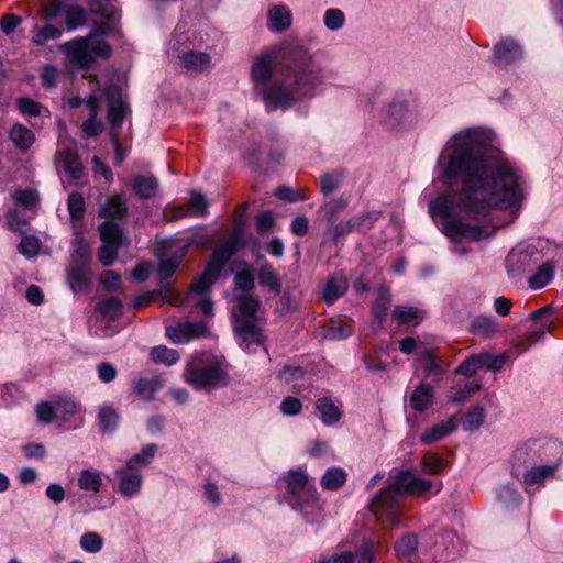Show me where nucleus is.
Wrapping results in <instances>:
<instances>
[{
	"label": "nucleus",
	"instance_id": "f257e3e1",
	"mask_svg": "<svg viewBox=\"0 0 563 563\" xmlns=\"http://www.w3.org/2000/svg\"><path fill=\"white\" fill-rule=\"evenodd\" d=\"M486 129L459 131L444 145L438 162V179L459 191L443 192L429 203V213L450 238L453 251L463 253V240L477 241L489 235L485 219L493 209L509 210L512 222L526 198L520 170L495 144Z\"/></svg>",
	"mask_w": 563,
	"mask_h": 563
},
{
	"label": "nucleus",
	"instance_id": "f03ea898",
	"mask_svg": "<svg viewBox=\"0 0 563 563\" xmlns=\"http://www.w3.org/2000/svg\"><path fill=\"white\" fill-rule=\"evenodd\" d=\"M273 49L262 51L253 60L251 79L254 89L271 109H286L296 101L311 98L316 88L322 84V69L303 49H296L287 58L282 80L269 86L276 63Z\"/></svg>",
	"mask_w": 563,
	"mask_h": 563
},
{
	"label": "nucleus",
	"instance_id": "7ed1b4c3",
	"mask_svg": "<svg viewBox=\"0 0 563 563\" xmlns=\"http://www.w3.org/2000/svg\"><path fill=\"white\" fill-rule=\"evenodd\" d=\"M245 245L241 231L234 230L228 240L214 249L203 273L196 278L186 295L187 305L198 308L203 314H211L213 303L207 292L217 280L231 256Z\"/></svg>",
	"mask_w": 563,
	"mask_h": 563
},
{
	"label": "nucleus",
	"instance_id": "20e7f679",
	"mask_svg": "<svg viewBox=\"0 0 563 563\" xmlns=\"http://www.w3.org/2000/svg\"><path fill=\"white\" fill-rule=\"evenodd\" d=\"M429 479L419 478L409 471L399 472L390 487L377 494L371 503V510L378 520H387L391 527L400 523L402 509L400 494L422 495L433 488Z\"/></svg>",
	"mask_w": 563,
	"mask_h": 563
},
{
	"label": "nucleus",
	"instance_id": "39448f33",
	"mask_svg": "<svg viewBox=\"0 0 563 563\" xmlns=\"http://www.w3.org/2000/svg\"><path fill=\"white\" fill-rule=\"evenodd\" d=\"M184 379L198 390H211L224 386L229 382L222 363L211 355H195L187 363Z\"/></svg>",
	"mask_w": 563,
	"mask_h": 563
},
{
	"label": "nucleus",
	"instance_id": "423d86ee",
	"mask_svg": "<svg viewBox=\"0 0 563 563\" xmlns=\"http://www.w3.org/2000/svg\"><path fill=\"white\" fill-rule=\"evenodd\" d=\"M260 300L251 295L238 297V309L234 312V330L244 349L263 343V334L257 325L256 312Z\"/></svg>",
	"mask_w": 563,
	"mask_h": 563
},
{
	"label": "nucleus",
	"instance_id": "0eeeda50",
	"mask_svg": "<svg viewBox=\"0 0 563 563\" xmlns=\"http://www.w3.org/2000/svg\"><path fill=\"white\" fill-rule=\"evenodd\" d=\"M552 324L553 319L549 307L533 311L530 314L528 332L516 346L519 349V353L527 351L531 345L541 340L543 335L550 331Z\"/></svg>",
	"mask_w": 563,
	"mask_h": 563
},
{
	"label": "nucleus",
	"instance_id": "6e6552de",
	"mask_svg": "<svg viewBox=\"0 0 563 563\" xmlns=\"http://www.w3.org/2000/svg\"><path fill=\"white\" fill-rule=\"evenodd\" d=\"M379 543L373 539L364 540L356 552L340 551L323 559L320 563H372Z\"/></svg>",
	"mask_w": 563,
	"mask_h": 563
},
{
	"label": "nucleus",
	"instance_id": "1a4fd4ad",
	"mask_svg": "<svg viewBox=\"0 0 563 563\" xmlns=\"http://www.w3.org/2000/svg\"><path fill=\"white\" fill-rule=\"evenodd\" d=\"M187 245H178L174 242H166L165 252L161 257L157 275L161 284L168 280L177 271L181 260L187 252Z\"/></svg>",
	"mask_w": 563,
	"mask_h": 563
},
{
	"label": "nucleus",
	"instance_id": "9d476101",
	"mask_svg": "<svg viewBox=\"0 0 563 563\" xmlns=\"http://www.w3.org/2000/svg\"><path fill=\"white\" fill-rule=\"evenodd\" d=\"M90 46L91 36H85L64 43L62 49L70 64L88 68L93 62Z\"/></svg>",
	"mask_w": 563,
	"mask_h": 563
},
{
	"label": "nucleus",
	"instance_id": "9b49d317",
	"mask_svg": "<svg viewBox=\"0 0 563 563\" xmlns=\"http://www.w3.org/2000/svg\"><path fill=\"white\" fill-rule=\"evenodd\" d=\"M118 490L125 498H132L140 494L143 486V476L139 468L125 464L114 472Z\"/></svg>",
	"mask_w": 563,
	"mask_h": 563
},
{
	"label": "nucleus",
	"instance_id": "f8f14e48",
	"mask_svg": "<svg viewBox=\"0 0 563 563\" xmlns=\"http://www.w3.org/2000/svg\"><path fill=\"white\" fill-rule=\"evenodd\" d=\"M208 333V324L203 321L200 322H184L175 327L166 328V335L174 343H187L190 340L206 336Z\"/></svg>",
	"mask_w": 563,
	"mask_h": 563
},
{
	"label": "nucleus",
	"instance_id": "ddd939ff",
	"mask_svg": "<svg viewBox=\"0 0 563 563\" xmlns=\"http://www.w3.org/2000/svg\"><path fill=\"white\" fill-rule=\"evenodd\" d=\"M287 492L291 499H302L317 493L313 485L309 483L308 475L303 471H290L285 478Z\"/></svg>",
	"mask_w": 563,
	"mask_h": 563
},
{
	"label": "nucleus",
	"instance_id": "4468645a",
	"mask_svg": "<svg viewBox=\"0 0 563 563\" xmlns=\"http://www.w3.org/2000/svg\"><path fill=\"white\" fill-rule=\"evenodd\" d=\"M415 119L413 109L405 101L393 102L385 110V120L391 128L410 125Z\"/></svg>",
	"mask_w": 563,
	"mask_h": 563
},
{
	"label": "nucleus",
	"instance_id": "2eb2a0df",
	"mask_svg": "<svg viewBox=\"0 0 563 563\" xmlns=\"http://www.w3.org/2000/svg\"><path fill=\"white\" fill-rule=\"evenodd\" d=\"M104 93L109 99L108 120L113 128H119L125 118L128 106L121 99L118 87L110 86L106 89Z\"/></svg>",
	"mask_w": 563,
	"mask_h": 563
},
{
	"label": "nucleus",
	"instance_id": "dca6fc26",
	"mask_svg": "<svg viewBox=\"0 0 563 563\" xmlns=\"http://www.w3.org/2000/svg\"><path fill=\"white\" fill-rule=\"evenodd\" d=\"M289 504L294 510L301 512L307 522H314L321 517L322 506L317 493H310L302 499H290Z\"/></svg>",
	"mask_w": 563,
	"mask_h": 563
},
{
	"label": "nucleus",
	"instance_id": "f3484780",
	"mask_svg": "<svg viewBox=\"0 0 563 563\" xmlns=\"http://www.w3.org/2000/svg\"><path fill=\"white\" fill-rule=\"evenodd\" d=\"M316 409L320 415L322 423L325 426L338 423L342 417L341 406L327 395L317 398Z\"/></svg>",
	"mask_w": 563,
	"mask_h": 563
},
{
	"label": "nucleus",
	"instance_id": "a211bd4d",
	"mask_svg": "<svg viewBox=\"0 0 563 563\" xmlns=\"http://www.w3.org/2000/svg\"><path fill=\"white\" fill-rule=\"evenodd\" d=\"M292 22V14L285 4L272 7L267 12V27L273 32L287 30Z\"/></svg>",
	"mask_w": 563,
	"mask_h": 563
},
{
	"label": "nucleus",
	"instance_id": "6ab92c4d",
	"mask_svg": "<svg viewBox=\"0 0 563 563\" xmlns=\"http://www.w3.org/2000/svg\"><path fill=\"white\" fill-rule=\"evenodd\" d=\"M89 109V118L82 123V132L88 137H95L99 135L103 130V124L97 119L100 106V98L92 93L86 101Z\"/></svg>",
	"mask_w": 563,
	"mask_h": 563
},
{
	"label": "nucleus",
	"instance_id": "aec40b11",
	"mask_svg": "<svg viewBox=\"0 0 563 563\" xmlns=\"http://www.w3.org/2000/svg\"><path fill=\"white\" fill-rule=\"evenodd\" d=\"M91 271L89 265L69 264L67 269L68 284L73 291H84L88 288L91 280Z\"/></svg>",
	"mask_w": 563,
	"mask_h": 563
},
{
	"label": "nucleus",
	"instance_id": "412c9836",
	"mask_svg": "<svg viewBox=\"0 0 563 563\" xmlns=\"http://www.w3.org/2000/svg\"><path fill=\"white\" fill-rule=\"evenodd\" d=\"M189 211H186L184 207H178L174 210L175 214L170 217V220L181 218L185 216L203 217L208 212L209 201L199 191H191L189 197Z\"/></svg>",
	"mask_w": 563,
	"mask_h": 563
},
{
	"label": "nucleus",
	"instance_id": "4be33fe9",
	"mask_svg": "<svg viewBox=\"0 0 563 563\" xmlns=\"http://www.w3.org/2000/svg\"><path fill=\"white\" fill-rule=\"evenodd\" d=\"M67 209L73 222V231L76 235L82 231L80 221L84 219L86 212V205L82 194L71 192L67 199Z\"/></svg>",
	"mask_w": 563,
	"mask_h": 563
},
{
	"label": "nucleus",
	"instance_id": "5701e85b",
	"mask_svg": "<svg viewBox=\"0 0 563 563\" xmlns=\"http://www.w3.org/2000/svg\"><path fill=\"white\" fill-rule=\"evenodd\" d=\"M58 162L66 174L73 179H79L82 176V165L77 152L73 148H65L58 153Z\"/></svg>",
	"mask_w": 563,
	"mask_h": 563
},
{
	"label": "nucleus",
	"instance_id": "b1692460",
	"mask_svg": "<svg viewBox=\"0 0 563 563\" xmlns=\"http://www.w3.org/2000/svg\"><path fill=\"white\" fill-rule=\"evenodd\" d=\"M181 66L191 71H203L210 66L211 57L205 52L187 51L178 55Z\"/></svg>",
	"mask_w": 563,
	"mask_h": 563
},
{
	"label": "nucleus",
	"instance_id": "393cba45",
	"mask_svg": "<svg viewBox=\"0 0 563 563\" xmlns=\"http://www.w3.org/2000/svg\"><path fill=\"white\" fill-rule=\"evenodd\" d=\"M495 59L499 65H508L521 57L520 47L511 40L495 45Z\"/></svg>",
	"mask_w": 563,
	"mask_h": 563
},
{
	"label": "nucleus",
	"instance_id": "a878e982",
	"mask_svg": "<svg viewBox=\"0 0 563 563\" xmlns=\"http://www.w3.org/2000/svg\"><path fill=\"white\" fill-rule=\"evenodd\" d=\"M364 221L365 216H355L350 219L342 220L328 230L325 238L332 242H336L340 238H343L350 232L361 228Z\"/></svg>",
	"mask_w": 563,
	"mask_h": 563
},
{
	"label": "nucleus",
	"instance_id": "bb28decb",
	"mask_svg": "<svg viewBox=\"0 0 563 563\" xmlns=\"http://www.w3.org/2000/svg\"><path fill=\"white\" fill-rule=\"evenodd\" d=\"M162 388V380L157 376L140 377L133 383L134 394L142 400H151Z\"/></svg>",
	"mask_w": 563,
	"mask_h": 563
},
{
	"label": "nucleus",
	"instance_id": "cd10ccee",
	"mask_svg": "<svg viewBox=\"0 0 563 563\" xmlns=\"http://www.w3.org/2000/svg\"><path fill=\"white\" fill-rule=\"evenodd\" d=\"M415 366L417 371L422 372L424 378H429L432 375L439 376L442 372L441 364L437 361L435 355L431 350H424L415 360Z\"/></svg>",
	"mask_w": 563,
	"mask_h": 563
},
{
	"label": "nucleus",
	"instance_id": "c85d7f7f",
	"mask_svg": "<svg viewBox=\"0 0 563 563\" xmlns=\"http://www.w3.org/2000/svg\"><path fill=\"white\" fill-rule=\"evenodd\" d=\"M126 203L122 195H113L99 207L101 218H122L126 213Z\"/></svg>",
	"mask_w": 563,
	"mask_h": 563
},
{
	"label": "nucleus",
	"instance_id": "c756f323",
	"mask_svg": "<svg viewBox=\"0 0 563 563\" xmlns=\"http://www.w3.org/2000/svg\"><path fill=\"white\" fill-rule=\"evenodd\" d=\"M235 272V286L242 291H250L254 287L253 268L246 262H235L232 266Z\"/></svg>",
	"mask_w": 563,
	"mask_h": 563
},
{
	"label": "nucleus",
	"instance_id": "7c9ffc66",
	"mask_svg": "<svg viewBox=\"0 0 563 563\" xmlns=\"http://www.w3.org/2000/svg\"><path fill=\"white\" fill-rule=\"evenodd\" d=\"M9 136L15 147L21 151L29 150L35 141L33 131L21 123H15L12 125L9 132Z\"/></svg>",
	"mask_w": 563,
	"mask_h": 563
},
{
	"label": "nucleus",
	"instance_id": "2f4dec72",
	"mask_svg": "<svg viewBox=\"0 0 563 563\" xmlns=\"http://www.w3.org/2000/svg\"><path fill=\"white\" fill-rule=\"evenodd\" d=\"M433 388L426 384L416 387L410 397V405L417 411L427 410L433 401Z\"/></svg>",
	"mask_w": 563,
	"mask_h": 563
},
{
	"label": "nucleus",
	"instance_id": "473e14b6",
	"mask_svg": "<svg viewBox=\"0 0 563 563\" xmlns=\"http://www.w3.org/2000/svg\"><path fill=\"white\" fill-rule=\"evenodd\" d=\"M347 289V280L344 276H333L328 279L324 290L323 299L327 303H333L338 298L344 295Z\"/></svg>",
	"mask_w": 563,
	"mask_h": 563
},
{
	"label": "nucleus",
	"instance_id": "72a5a7b5",
	"mask_svg": "<svg viewBox=\"0 0 563 563\" xmlns=\"http://www.w3.org/2000/svg\"><path fill=\"white\" fill-rule=\"evenodd\" d=\"M91 256V247L85 240L78 238L71 242L69 264L90 265Z\"/></svg>",
	"mask_w": 563,
	"mask_h": 563
},
{
	"label": "nucleus",
	"instance_id": "f704fd0d",
	"mask_svg": "<svg viewBox=\"0 0 563 563\" xmlns=\"http://www.w3.org/2000/svg\"><path fill=\"white\" fill-rule=\"evenodd\" d=\"M499 330V323L493 316H478L471 323V332L481 336H489Z\"/></svg>",
	"mask_w": 563,
	"mask_h": 563
},
{
	"label": "nucleus",
	"instance_id": "c9c22d12",
	"mask_svg": "<svg viewBox=\"0 0 563 563\" xmlns=\"http://www.w3.org/2000/svg\"><path fill=\"white\" fill-rule=\"evenodd\" d=\"M158 188L154 176H136L133 180V190L143 199H150L156 195Z\"/></svg>",
	"mask_w": 563,
	"mask_h": 563
},
{
	"label": "nucleus",
	"instance_id": "e433bc0d",
	"mask_svg": "<svg viewBox=\"0 0 563 563\" xmlns=\"http://www.w3.org/2000/svg\"><path fill=\"white\" fill-rule=\"evenodd\" d=\"M122 302L117 297L104 298L97 305L98 312L108 321L117 320L122 314Z\"/></svg>",
	"mask_w": 563,
	"mask_h": 563
},
{
	"label": "nucleus",
	"instance_id": "4c0bfd02",
	"mask_svg": "<svg viewBox=\"0 0 563 563\" xmlns=\"http://www.w3.org/2000/svg\"><path fill=\"white\" fill-rule=\"evenodd\" d=\"M65 23L68 31H74L86 23L87 12L78 4H67L65 12Z\"/></svg>",
	"mask_w": 563,
	"mask_h": 563
},
{
	"label": "nucleus",
	"instance_id": "58836bf2",
	"mask_svg": "<svg viewBox=\"0 0 563 563\" xmlns=\"http://www.w3.org/2000/svg\"><path fill=\"white\" fill-rule=\"evenodd\" d=\"M102 484V475L99 471L84 470L78 476V486L82 490L98 493Z\"/></svg>",
	"mask_w": 563,
	"mask_h": 563
},
{
	"label": "nucleus",
	"instance_id": "ea45409f",
	"mask_svg": "<svg viewBox=\"0 0 563 563\" xmlns=\"http://www.w3.org/2000/svg\"><path fill=\"white\" fill-rule=\"evenodd\" d=\"M100 238L102 243L123 245V233L121 228L113 222L106 221L100 225Z\"/></svg>",
	"mask_w": 563,
	"mask_h": 563
},
{
	"label": "nucleus",
	"instance_id": "a19ab883",
	"mask_svg": "<svg viewBox=\"0 0 563 563\" xmlns=\"http://www.w3.org/2000/svg\"><path fill=\"white\" fill-rule=\"evenodd\" d=\"M32 41L36 45H45L48 41L57 40L62 36L63 31L52 24L44 26H35L32 30Z\"/></svg>",
	"mask_w": 563,
	"mask_h": 563
},
{
	"label": "nucleus",
	"instance_id": "79ce46f5",
	"mask_svg": "<svg viewBox=\"0 0 563 563\" xmlns=\"http://www.w3.org/2000/svg\"><path fill=\"white\" fill-rule=\"evenodd\" d=\"M258 283L262 286H267L275 294L282 290V283L278 275L269 264H264L257 274Z\"/></svg>",
	"mask_w": 563,
	"mask_h": 563
},
{
	"label": "nucleus",
	"instance_id": "37998d69",
	"mask_svg": "<svg viewBox=\"0 0 563 563\" xmlns=\"http://www.w3.org/2000/svg\"><path fill=\"white\" fill-rule=\"evenodd\" d=\"M454 429L455 424L453 421H443L427 430L421 437V442L423 444H431L450 434Z\"/></svg>",
	"mask_w": 563,
	"mask_h": 563
},
{
	"label": "nucleus",
	"instance_id": "c03bdc74",
	"mask_svg": "<svg viewBox=\"0 0 563 563\" xmlns=\"http://www.w3.org/2000/svg\"><path fill=\"white\" fill-rule=\"evenodd\" d=\"M555 470V465L533 466L525 473L523 483L526 485L541 484L547 477L552 476Z\"/></svg>",
	"mask_w": 563,
	"mask_h": 563
},
{
	"label": "nucleus",
	"instance_id": "a18cd8bd",
	"mask_svg": "<svg viewBox=\"0 0 563 563\" xmlns=\"http://www.w3.org/2000/svg\"><path fill=\"white\" fill-rule=\"evenodd\" d=\"M394 317L401 324L417 325L423 319V313L413 307L399 306L396 307Z\"/></svg>",
	"mask_w": 563,
	"mask_h": 563
},
{
	"label": "nucleus",
	"instance_id": "49530a36",
	"mask_svg": "<svg viewBox=\"0 0 563 563\" xmlns=\"http://www.w3.org/2000/svg\"><path fill=\"white\" fill-rule=\"evenodd\" d=\"M346 481V473L340 467L329 468L322 479L321 486L328 490L340 488Z\"/></svg>",
	"mask_w": 563,
	"mask_h": 563
},
{
	"label": "nucleus",
	"instance_id": "de8ad7c7",
	"mask_svg": "<svg viewBox=\"0 0 563 563\" xmlns=\"http://www.w3.org/2000/svg\"><path fill=\"white\" fill-rule=\"evenodd\" d=\"M554 266L551 263L542 264L537 273L529 278V285L533 289L547 286L553 277Z\"/></svg>",
	"mask_w": 563,
	"mask_h": 563
},
{
	"label": "nucleus",
	"instance_id": "09e8293b",
	"mask_svg": "<svg viewBox=\"0 0 563 563\" xmlns=\"http://www.w3.org/2000/svg\"><path fill=\"white\" fill-rule=\"evenodd\" d=\"M150 355L153 362L167 366L175 364L179 360V354L176 350L162 345L153 347Z\"/></svg>",
	"mask_w": 563,
	"mask_h": 563
},
{
	"label": "nucleus",
	"instance_id": "8fccbe9b",
	"mask_svg": "<svg viewBox=\"0 0 563 563\" xmlns=\"http://www.w3.org/2000/svg\"><path fill=\"white\" fill-rule=\"evenodd\" d=\"M91 11L108 20H113L117 16L118 9L114 0H90Z\"/></svg>",
	"mask_w": 563,
	"mask_h": 563
},
{
	"label": "nucleus",
	"instance_id": "3c124183",
	"mask_svg": "<svg viewBox=\"0 0 563 563\" xmlns=\"http://www.w3.org/2000/svg\"><path fill=\"white\" fill-rule=\"evenodd\" d=\"M446 467V462L435 453H427L421 461V470L426 474L435 475Z\"/></svg>",
	"mask_w": 563,
	"mask_h": 563
},
{
	"label": "nucleus",
	"instance_id": "603ef678",
	"mask_svg": "<svg viewBox=\"0 0 563 563\" xmlns=\"http://www.w3.org/2000/svg\"><path fill=\"white\" fill-rule=\"evenodd\" d=\"M54 405L56 411V419L62 421L68 420L79 409L77 402L69 398L58 399L54 401Z\"/></svg>",
	"mask_w": 563,
	"mask_h": 563
},
{
	"label": "nucleus",
	"instance_id": "864d4df0",
	"mask_svg": "<svg viewBox=\"0 0 563 563\" xmlns=\"http://www.w3.org/2000/svg\"><path fill=\"white\" fill-rule=\"evenodd\" d=\"M157 451L156 444L145 445L140 453L134 454L128 462V465L139 468V466L148 465Z\"/></svg>",
	"mask_w": 563,
	"mask_h": 563
},
{
	"label": "nucleus",
	"instance_id": "5fc2aeb1",
	"mask_svg": "<svg viewBox=\"0 0 563 563\" xmlns=\"http://www.w3.org/2000/svg\"><path fill=\"white\" fill-rule=\"evenodd\" d=\"M12 199L19 206L24 208H32L38 202V194L34 189H15L12 194Z\"/></svg>",
	"mask_w": 563,
	"mask_h": 563
},
{
	"label": "nucleus",
	"instance_id": "6e6d98bb",
	"mask_svg": "<svg viewBox=\"0 0 563 563\" xmlns=\"http://www.w3.org/2000/svg\"><path fill=\"white\" fill-rule=\"evenodd\" d=\"M16 106L23 115L37 117L43 114V110L48 113L47 109H44L38 102L29 98L21 97L16 100Z\"/></svg>",
	"mask_w": 563,
	"mask_h": 563
},
{
	"label": "nucleus",
	"instance_id": "4d7b16f0",
	"mask_svg": "<svg viewBox=\"0 0 563 563\" xmlns=\"http://www.w3.org/2000/svg\"><path fill=\"white\" fill-rule=\"evenodd\" d=\"M98 418L99 426L104 432L113 430L119 420L117 411L111 407L100 408Z\"/></svg>",
	"mask_w": 563,
	"mask_h": 563
},
{
	"label": "nucleus",
	"instance_id": "13d9d810",
	"mask_svg": "<svg viewBox=\"0 0 563 563\" xmlns=\"http://www.w3.org/2000/svg\"><path fill=\"white\" fill-rule=\"evenodd\" d=\"M80 547L90 553L99 552L103 547V539L97 532H86L80 538Z\"/></svg>",
	"mask_w": 563,
	"mask_h": 563
},
{
	"label": "nucleus",
	"instance_id": "bf43d9fd",
	"mask_svg": "<svg viewBox=\"0 0 563 563\" xmlns=\"http://www.w3.org/2000/svg\"><path fill=\"white\" fill-rule=\"evenodd\" d=\"M484 367L483 357L481 355H473L466 358L457 368L456 373L464 376H473L476 372Z\"/></svg>",
	"mask_w": 563,
	"mask_h": 563
},
{
	"label": "nucleus",
	"instance_id": "052dcab7",
	"mask_svg": "<svg viewBox=\"0 0 563 563\" xmlns=\"http://www.w3.org/2000/svg\"><path fill=\"white\" fill-rule=\"evenodd\" d=\"M481 389V385L475 382H470L464 384L463 386L456 387L452 395L450 396L451 400L454 402H463L468 397L474 395L476 391Z\"/></svg>",
	"mask_w": 563,
	"mask_h": 563
},
{
	"label": "nucleus",
	"instance_id": "680f3d73",
	"mask_svg": "<svg viewBox=\"0 0 563 563\" xmlns=\"http://www.w3.org/2000/svg\"><path fill=\"white\" fill-rule=\"evenodd\" d=\"M485 412L483 407H475L471 409L464 421V429L467 431L477 430L484 422Z\"/></svg>",
	"mask_w": 563,
	"mask_h": 563
},
{
	"label": "nucleus",
	"instance_id": "e2e57ef3",
	"mask_svg": "<svg viewBox=\"0 0 563 563\" xmlns=\"http://www.w3.org/2000/svg\"><path fill=\"white\" fill-rule=\"evenodd\" d=\"M345 16L340 9H329L324 13V25L332 31L341 29L344 24Z\"/></svg>",
	"mask_w": 563,
	"mask_h": 563
},
{
	"label": "nucleus",
	"instance_id": "0e129e2a",
	"mask_svg": "<svg viewBox=\"0 0 563 563\" xmlns=\"http://www.w3.org/2000/svg\"><path fill=\"white\" fill-rule=\"evenodd\" d=\"M159 292H161L162 299L165 302H167L168 305L180 306V307L187 305L186 296H183L181 294H179L177 290H175L172 287L162 285Z\"/></svg>",
	"mask_w": 563,
	"mask_h": 563
},
{
	"label": "nucleus",
	"instance_id": "69168bd1",
	"mask_svg": "<svg viewBox=\"0 0 563 563\" xmlns=\"http://www.w3.org/2000/svg\"><path fill=\"white\" fill-rule=\"evenodd\" d=\"M417 539L412 534L404 536L395 545V551L399 556H409L416 551Z\"/></svg>",
	"mask_w": 563,
	"mask_h": 563
},
{
	"label": "nucleus",
	"instance_id": "338daca9",
	"mask_svg": "<svg viewBox=\"0 0 563 563\" xmlns=\"http://www.w3.org/2000/svg\"><path fill=\"white\" fill-rule=\"evenodd\" d=\"M306 371L298 366L286 365L279 372V379L287 384H295L305 377Z\"/></svg>",
	"mask_w": 563,
	"mask_h": 563
},
{
	"label": "nucleus",
	"instance_id": "774afa93",
	"mask_svg": "<svg viewBox=\"0 0 563 563\" xmlns=\"http://www.w3.org/2000/svg\"><path fill=\"white\" fill-rule=\"evenodd\" d=\"M203 499L213 506H219L222 503V496L218 485L212 481H206L202 486Z\"/></svg>",
	"mask_w": 563,
	"mask_h": 563
}]
</instances>
